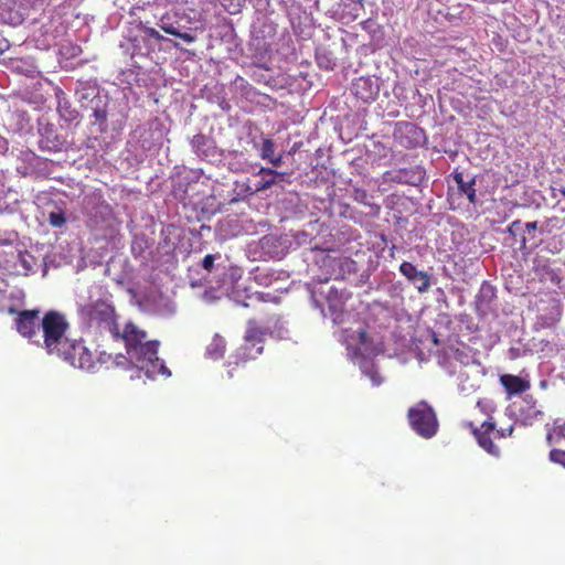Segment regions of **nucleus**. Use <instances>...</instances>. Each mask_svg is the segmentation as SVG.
Wrapping results in <instances>:
<instances>
[{
  "label": "nucleus",
  "mask_w": 565,
  "mask_h": 565,
  "mask_svg": "<svg viewBox=\"0 0 565 565\" xmlns=\"http://www.w3.org/2000/svg\"><path fill=\"white\" fill-rule=\"evenodd\" d=\"M118 340L125 344L130 369L135 366L145 371L148 377L171 376V371L166 366L163 360L158 356L160 342L149 340L147 331L135 322L128 321L125 323Z\"/></svg>",
  "instance_id": "f257e3e1"
},
{
  "label": "nucleus",
  "mask_w": 565,
  "mask_h": 565,
  "mask_svg": "<svg viewBox=\"0 0 565 565\" xmlns=\"http://www.w3.org/2000/svg\"><path fill=\"white\" fill-rule=\"evenodd\" d=\"M255 299L258 301V320L249 319L244 335L243 344L236 350V363H246L256 360L264 352L265 335L269 331L270 326L276 327L279 317L276 313L266 311L265 300L260 294H256Z\"/></svg>",
  "instance_id": "f03ea898"
},
{
  "label": "nucleus",
  "mask_w": 565,
  "mask_h": 565,
  "mask_svg": "<svg viewBox=\"0 0 565 565\" xmlns=\"http://www.w3.org/2000/svg\"><path fill=\"white\" fill-rule=\"evenodd\" d=\"M81 316L90 328L107 331L118 340L122 329L118 326L115 307L108 301L98 299L86 303L81 308Z\"/></svg>",
  "instance_id": "7ed1b4c3"
},
{
  "label": "nucleus",
  "mask_w": 565,
  "mask_h": 565,
  "mask_svg": "<svg viewBox=\"0 0 565 565\" xmlns=\"http://www.w3.org/2000/svg\"><path fill=\"white\" fill-rule=\"evenodd\" d=\"M68 327L65 316L58 311H47L41 319L43 344L49 354L54 355L64 344V341L70 340L66 337Z\"/></svg>",
  "instance_id": "20e7f679"
},
{
  "label": "nucleus",
  "mask_w": 565,
  "mask_h": 565,
  "mask_svg": "<svg viewBox=\"0 0 565 565\" xmlns=\"http://www.w3.org/2000/svg\"><path fill=\"white\" fill-rule=\"evenodd\" d=\"M407 418L412 429L423 438H431L438 431L439 424L436 413L426 401H420L409 407Z\"/></svg>",
  "instance_id": "39448f33"
},
{
  "label": "nucleus",
  "mask_w": 565,
  "mask_h": 565,
  "mask_svg": "<svg viewBox=\"0 0 565 565\" xmlns=\"http://www.w3.org/2000/svg\"><path fill=\"white\" fill-rule=\"evenodd\" d=\"M468 426L470 427L472 435L477 439L478 445L484 451L495 457L500 455L499 447H497L491 439V435L494 434V422L486 420L481 424L480 427H476L472 423H469Z\"/></svg>",
  "instance_id": "423d86ee"
},
{
  "label": "nucleus",
  "mask_w": 565,
  "mask_h": 565,
  "mask_svg": "<svg viewBox=\"0 0 565 565\" xmlns=\"http://www.w3.org/2000/svg\"><path fill=\"white\" fill-rule=\"evenodd\" d=\"M17 331L24 338L32 339L41 328L40 310H22L15 319Z\"/></svg>",
  "instance_id": "0eeeda50"
},
{
  "label": "nucleus",
  "mask_w": 565,
  "mask_h": 565,
  "mask_svg": "<svg viewBox=\"0 0 565 565\" xmlns=\"http://www.w3.org/2000/svg\"><path fill=\"white\" fill-rule=\"evenodd\" d=\"M352 92L363 103H371L379 95V86L371 77L361 76L353 82Z\"/></svg>",
  "instance_id": "6e6552de"
},
{
  "label": "nucleus",
  "mask_w": 565,
  "mask_h": 565,
  "mask_svg": "<svg viewBox=\"0 0 565 565\" xmlns=\"http://www.w3.org/2000/svg\"><path fill=\"white\" fill-rule=\"evenodd\" d=\"M399 271L413 284H417V279L422 280V284L416 286L419 292H425L428 290L430 280L427 273L418 271L417 268L409 262H403L399 265Z\"/></svg>",
  "instance_id": "1a4fd4ad"
},
{
  "label": "nucleus",
  "mask_w": 565,
  "mask_h": 565,
  "mask_svg": "<svg viewBox=\"0 0 565 565\" xmlns=\"http://www.w3.org/2000/svg\"><path fill=\"white\" fill-rule=\"evenodd\" d=\"M96 364L105 366L107 370L109 369H120L124 371L130 370L129 359L122 353L111 354L105 351L99 352L98 358L96 359Z\"/></svg>",
  "instance_id": "9d476101"
},
{
  "label": "nucleus",
  "mask_w": 565,
  "mask_h": 565,
  "mask_svg": "<svg viewBox=\"0 0 565 565\" xmlns=\"http://www.w3.org/2000/svg\"><path fill=\"white\" fill-rule=\"evenodd\" d=\"M500 383L509 395L521 394L530 388V382L512 374H503L500 376Z\"/></svg>",
  "instance_id": "9b49d317"
},
{
  "label": "nucleus",
  "mask_w": 565,
  "mask_h": 565,
  "mask_svg": "<svg viewBox=\"0 0 565 565\" xmlns=\"http://www.w3.org/2000/svg\"><path fill=\"white\" fill-rule=\"evenodd\" d=\"M77 347H85L83 341L78 340H68L64 341V344L60 348L58 351L54 355L61 358L70 365L74 366L77 362L76 358L81 356V351L77 350Z\"/></svg>",
  "instance_id": "f8f14e48"
},
{
  "label": "nucleus",
  "mask_w": 565,
  "mask_h": 565,
  "mask_svg": "<svg viewBox=\"0 0 565 565\" xmlns=\"http://www.w3.org/2000/svg\"><path fill=\"white\" fill-rule=\"evenodd\" d=\"M263 175L262 179L255 185V192H260L270 189L278 180H284L285 173L278 172L270 168H262L258 172Z\"/></svg>",
  "instance_id": "ddd939ff"
},
{
  "label": "nucleus",
  "mask_w": 565,
  "mask_h": 565,
  "mask_svg": "<svg viewBox=\"0 0 565 565\" xmlns=\"http://www.w3.org/2000/svg\"><path fill=\"white\" fill-rule=\"evenodd\" d=\"M192 147L198 156L209 158L214 156V146L212 141L204 135H195L192 139Z\"/></svg>",
  "instance_id": "4468645a"
},
{
  "label": "nucleus",
  "mask_w": 565,
  "mask_h": 565,
  "mask_svg": "<svg viewBox=\"0 0 565 565\" xmlns=\"http://www.w3.org/2000/svg\"><path fill=\"white\" fill-rule=\"evenodd\" d=\"M271 47L270 44L257 41L255 44V53L253 55L256 66L268 70L267 62L270 58Z\"/></svg>",
  "instance_id": "2eb2a0df"
},
{
  "label": "nucleus",
  "mask_w": 565,
  "mask_h": 565,
  "mask_svg": "<svg viewBox=\"0 0 565 565\" xmlns=\"http://www.w3.org/2000/svg\"><path fill=\"white\" fill-rule=\"evenodd\" d=\"M226 342L223 337L215 334L206 347V355L212 360H218L224 356Z\"/></svg>",
  "instance_id": "dca6fc26"
},
{
  "label": "nucleus",
  "mask_w": 565,
  "mask_h": 565,
  "mask_svg": "<svg viewBox=\"0 0 565 565\" xmlns=\"http://www.w3.org/2000/svg\"><path fill=\"white\" fill-rule=\"evenodd\" d=\"M77 350L81 351V356L76 358L77 362L74 367L93 371L96 365V359H94L93 353L86 347H77Z\"/></svg>",
  "instance_id": "f3484780"
},
{
  "label": "nucleus",
  "mask_w": 565,
  "mask_h": 565,
  "mask_svg": "<svg viewBox=\"0 0 565 565\" xmlns=\"http://www.w3.org/2000/svg\"><path fill=\"white\" fill-rule=\"evenodd\" d=\"M164 15L160 19L159 28L166 32L167 34L177 36L181 40H183L186 43H193L196 40V36L188 33V32H180L177 28H174L172 24L164 23Z\"/></svg>",
  "instance_id": "a211bd4d"
},
{
  "label": "nucleus",
  "mask_w": 565,
  "mask_h": 565,
  "mask_svg": "<svg viewBox=\"0 0 565 565\" xmlns=\"http://www.w3.org/2000/svg\"><path fill=\"white\" fill-rule=\"evenodd\" d=\"M57 111L60 117L67 122H73L79 117V113L66 100L58 102Z\"/></svg>",
  "instance_id": "6ab92c4d"
},
{
  "label": "nucleus",
  "mask_w": 565,
  "mask_h": 565,
  "mask_svg": "<svg viewBox=\"0 0 565 565\" xmlns=\"http://www.w3.org/2000/svg\"><path fill=\"white\" fill-rule=\"evenodd\" d=\"M95 106L93 107V117H94V124H98L99 126H106L107 122V109L105 106H100L102 103L100 98H98L97 102H94Z\"/></svg>",
  "instance_id": "aec40b11"
},
{
  "label": "nucleus",
  "mask_w": 565,
  "mask_h": 565,
  "mask_svg": "<svg viewBox=\"0 0 565 565\" xmlns=\"http://www.w3.org/2000/svg\"><path fill=\"white\" fill-rule=\"evenodd\" d=\"M475 183H476V180L473 178L469 182L465 181L461 185L458 186L459 191L462 194L467 195L470 203H476V200H477Z\"/></svg>",
  "instance_id": "412c9836"
},
{
  "label": "nucleus",
  "mask_w": 565,
  "mask_h": 565,
  "mask_svg": "<svg viewBox=\"0 0 565 565\" xmlns=\"http://www.w3.org/2000/svg\"><path fill=\"white\" fill-rule=\"evenodd\" d=\"M563 226L564 222L558 216H552L544 222L542 233L551 234L553 230H561Z\"/></svg>",
  "instance_id": "4be33fe9"
},
{
  "label": "nucleus",
  "mask_w": 565,
  "mask_h": 565,
  "mask_svg": "<svg viewBox=\"0 0 565 565\" xmlns=\"http://www.w3.org/2000/svg\"><path fill=\"white\" fill-rule=\"evenodd\" d=\"M275 154V142L270 138H266L263 140L260 148V157L262 159L269 160Z\"/></svg>",
  "instance_id": "5701e85b"
},
{
  "label": "nucleus",
  "mask_w": 565,
  "mask_h": 565,
  "mask_svg": "<svg viewBox=\"0 0 565 565\" xmlns=\"http://www.w3.org/2000/svg\"><path fill=\"white\" fill-rule=\"evenodd\" d=\"M524 402L527 405V414L524 416V422H530L541 415V412L536 407V402L532 396H527Z\"/></svg>",
  "instance_id": "b1692460"
},
{
  "label": "nucleus",
  "mask_w": 565,
  "mask_h": 565,
  "mask_svg": "<svg viewBox=\"0 0 565 565\" xmlns=\"http://www.w3.org/2000/svg\"><path fill=\"white\" fill-rule=\"evenodd\" d=\"M49 222L53 227H62L66 223L65 214L63 212H51Z\"/></svg>",
  "instance_id": "393cba45"
},
{
  "label": "nucleus",
  "mask_w": 565,
  "mask_h": 565,
  "mask_svg": "<svg viewBox=\"0 0 565 565\" xmlns=\"http://www.w3.org/2000/svg\"><path fill=\"white\" fill-rule=\"evenodd\" d=\"M548 458L552 462L561 465L565 468V450L554 448L550 451Z\"/></svg>",
  "instance_id": "a878e982"
},
{
  "label": "nucleus",
  "mask_w": 565,
  "mask_h": 565,
  "mask_svg": "<svg viewBox=\"0 0 565 565\" xmlns=\"http://www.w3.org/2000/svg\"><path fill=\"white\" fill-rule=\"evenodd\" d=\"M138 29L158 42L164 40V38L154 28L148 26L143 22H139Z\"/></svg>",
  "instance_id": "bb28decb"
},
{
  "label": "nucleus",
  "mask_w": 565,
  "mask_h": 565,
  "mask_svg": "<svg viewBox=\"0 0 565 565\" xmlns=\"http://www.w3.org/2000/svg\"><path fill=\"white\" fill-rule=\"evenodd\" d=\"M365 373L371 379L373 385L379 386V385L382 384L383 379L381 377V375L377 372V370H374V369L367 370Z\"/></svg>",
  "instance_id": "cd10ccee"
},
{
  "label": "nucleus",
  "mask_w": 565,
  "mask_h": 565,
  "mask_svg": "<svg viewBox=\"0 0 565 565\" xmlns=\"http://www.w3.org/2000/svg\"><path fill=\"white\" fill-rule=\"evenodd\" d=\"M214 262H215V255L209 254V255L204 256V258L202 260V267L205 270L211 271L214 267Z\"/></svg>",
  "instance_id": "c85d7f7f"
},
{
  "label": "nucleus",
  "mask_w": 565,
  "mask_h": 565,
  "mask_svg": "<svg viewBox=\"0 0 565 565\" xmlns=\"http://www.w3.org/2000/svg\"><path fill=\"white\" fill-rule=\"evenodd\" d=\"M513 433V427L510 426L509 428L507 429H495L494 428V437H498V438H504L507 436H511Z\"/></svg>",
  "instance_id": "c756f323"
},
{
  "label": "nucleus",
  "mask_w": 565,
  "mask_h": 565,
  "mask_svg": "<svg viewBox=\"0 0 565 565\" xmlns=\"http://www.w3.org/2000/svg\"><path fill=\"white\" fill-rule=\"evenodd\" d=\"M358 338H359V342L361 344H366V342L369 341V333L365 329H360L358 331Z\"/></svg>",
  "instance_id": "7c9ffc66"
},
{
  "label": "nucleus",
  "mask_w": 565,
  "mask_h": 565,
  "mask_svg": "<svg viewBox=\"0 0 565 565\" xmlns=\"http://www.w3.org/2000/svg\"><path fill=\"white\" fill-rule=\"evenodd\" d=\"M270 163H273V166L275 167H280L282 164V156L281 154H278V156H273V158H270L268 160Z\"/></svg>",
  "instance_id": "2f4dec72"
},
{
  "label": "nucleus",
  "mask_w": 565,
  "mask_h": 565,
  "mask_svg": "<svg viewBox=\"0 0 565 565\" xmlns=\"http://www.w3.org/2000/svg\"><path fill=\"white\" fill-rule=\"evenodd\" d=\"M454 180L458 186L461 185L465 182L463 174L461 172H454Z\"/></svg>",
  "instance_id": "473e14b6"
},
{
  "label": "nucleus",
  "mask_w": 565,
  "mask_h": 565,
  "mask_svg": "<svg viewBox=\"0 0 565 565\" xmlns=\"http://www.w3.org/2000/svg\"><path fill=\"white\" fill-rule=\"evenodd\" d=\"M537 222L534 221V222H527L525 224V228L530 232V231H535L537 228Z\"/></svg>",
  "instance_id": "72a5a7b5"
},
{
  "label": "nucleus",
  "mask_w": 565,
  "mask_h": 565,
  "mask_svg": "<svg viewBox=\"0 0 565 565\" xmlns=\"http://www.w3.org/2000/svg\"><path fill=\"white\" fill-rule=\"evenodd\" d=\"M423 174H424V172L419 169H417L416 171L413 172V177H415L417 182L422 181Z\"/></svg>",
  "instance_id": "f704fd0d"
},
{
  "label": "nucleus",
  "mask_w": 565,
  "mask_h": 565,
  "mask_svg": "<svg viewBox=\"0 0 565 565\" xmlns=\"http://www.w3.org/2000/svg\"><path fill=\"white\" fill-rule=\"evenodd\" d=\"M329 303H343V301H333L330 297L328 298Z\"/></svg>",
  "instance_id": "c9c22d12"
},
{
  "label": "nucleus",
  "mask_w": 565,
  "mask_h": 565,
  "mask_svg": "<svg viewBox=\"0 0 565 565\" xmlns=\"http://www.w3.org/2000/svg\"><path fill=\"white\" fill-rule=\"evenodd\" d=\"M561 431H562V434L565 436V423L562 425V427H561Z\"/></svg>",
  "instance_id": "e433bc0d"
},
{
  "label": "nucleus",
  "mask_w": 565,
  "mask_h": 565,
  "mask_svg": "<svg viewBox=\"0 0 565 565\" xmlns=\"http://www.w3.org/2000/svg\"><path fill=\"white\" fill-rule=\"evenodd\" d=\"M407 128H409L411 130H415V126L414 125H406Z\"/></svg>",
  "instance_id": "4c0bfd02"
},
{
  "label": "nucleus",
  "mask_w": 565,
  "mask_h": 565,
  "mask_svg": "<svg viewBox=\"0 0 565 565\" xmlns=\"http://www.w3.org/2000/svg\"><path fill=\"white\" fill-rule=\"evenodd\" d=\"M518 224H520V221H514V222L512 223V226L518 225Z\"/></svg>",
  "instance_id": "58836bf2"
},
{
  "label": "nucleus",
  "mask_w": 565,
  "mask_h": 565,
  "mask_svg": "<svg viewBox=\"0 0 565 565\" xmlns=\"http://www.w3.org/2000/svg\"><path fill=\"white\" fill-rule=\"evenodd\" d=\"M561 194L565 196V189L561 190Z\"/></svg>",
  "instance_id": "ea45409f"
}]
</instances>
